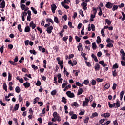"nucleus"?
<instances>
[{"instance_id": "nucleus-57", "label": "nucleus", "mask_w": 125, "mask_h": 125, "mask_svg": "<svg viewBox=\"0 0 125 125\" xmlns=\"http://www.w3.org/2000/svg\"><path fill=\"white\" fill-rule=\"evenodd\" d=\"M120 53L122 55V56H125V52H124V50L121 49L120 50Z\"/></svg>"}, {"instance_id": "nucleus-53", "label": "nucleus", "mask_w": 125, "mask_h": 125, "mask_svg": "<svg viewBox=\"0 0 125 125\" xmlns=\"http://www.w3.org/2000/svg\"><path fill=\"white\" fill-rule=\"evenodd\" d=\"M37 30H38V31H39V32H40V34H42V28L38 27H37Z\"/></svg>"}, {"instance_id": "nucleus-3", "label": "nucleus", "mask_w": 125, "mask_h": 125, "mask_svg": "<svg viewBox=\"0 0 125 125\" xmlns=\"http://www.w3.org/2000/svg\"><path fill=\"white\" fill-rule=\"evenodd\" d=\"M53 117L54 118H55L58 122H60V121H61L60 119V117H59L58 114H57V112H55L53 113Z\"/></svg>"}, {"instance_id": "nucleus-34", "label": "nucleus", "mask_w": 125, "mask_h": 125, "mask_svg": "<svg viewBox=\"0 0 125 125\" xmlns=\"http://www.w3.org/2000/svg\"><path fill=\"white\" fill-rule=\"evenodd\" d=\"M29 52H30V53H31V54H34V55H36V54H37V52H36L35 50H30Z\"/></svg>"}, {"instance_id": "nucleus-14", "label": "nucleus", "mask_w": 125, "mask_h": 125, "mask_svg": "<svg viewBox=\"0 0 125 125\" xmlns=\"http://www.w3.org/2000/svg\"><path fill=\"white\" fill-rule=\"evenodd\" d=\"M23 85L26 88H29L31 85V84H30V83L28 82H26L25 83H23Z\"/></svg>"}, {"instance_id": "nucleus-25", "label": "nucleus", "mask_w": 125, "mask_h": 125, "mask_svg": "<svg viewBox=\"0 0 125 125\" xmlns=\"http://www.w3.org/2000/svg\"><path fill=\"white\" fill-rule=\"evenodd\" d=\"M15 91H16V92L17 93H19V92H20V91H21V89H20V88L19 87V86H17L16 88H15Z\"/></svg>"}, {"instance_id": "nucleus-6", "label": "nucleus", "mask_w": 125, "mask_h": 125, "mask_svg": "<svg viewBox=\"0 0 125 125\" xmlns=\"http://www.w3.org/2000/svg\"><path fill=\"white\" fill-rule=\"evenodd\" d=\"M57 7L55 4H53L51 5V10L52 11L53 13H55V10H56Z\"/></svg>"}, {"instance_id": "nucleus-1", "label": "nucleus", "mask_w": 125, "mask_h": 125, "mask_svg": "<svg viewBox=\"0 0 125 125\" xmlns=\"http://www.w3.org/2000/svg\"><path fill=\"white\" fill-rule=\"evenodd\" d=\"M90 100L87 98H85V101H83V107H87L88 106V103Z\"/></svg>"}, {"instance_id": "nucleus-46", "label": "nucleus", "mask_w": 125, "mask_h": 125, "mask_svg": "<svg viewBox=\"0 0 125 125\" xmlns=\"http://www.w3.org/2000/svg\"><path fill=\"white\" fill-rule=\"evenodd\" d=\"M112 75L113 77H117V72H116V70L115 69L114 70L112 71Z\"/></svg>"}, {"instance_id": "nucleus-17", "label": "nucleus", "mask_w": 125, "mask_h": 125, "mask_svg": "<svg viewBox=\"0 0 125 125\" xmlns=\"http://www.w3.org/2000/svg\"><path fill=\"white\" fill-rule=\"evenodd\" d=\"M54 21L55 23H56L57 24H59V19L56 16H54Z\"/></svg>"}, {"instance_id": "nucleus-31", "label": "nucleus", "mask_w": 125, "mask_h": 125, "mask_svg": "<svg viewBox=\"0 0 125 125\" xmlns=\"http://www.w3.org/2000/svg\"><path fill=\"white\" fill-rule=\"evenodd\" d=\"M76 85H77V86H80V87H82V86H83V84L80 83V82H76Z\"/></svg>"}, {"instance_id": "nucleus-56", "label": "nucleus", "mask_w": 125, "mask_h": 125, "mask_svg": "<svg viewBox=\"0 0 125 125\" xmlns=\"http://www.w3.org/2000/svg\"><path fill=\"white\" fill-rule=\"evenodd\" d=\"M117 88V84L116 83H114L113 85L112 86V89L113 90H115Z\"/></svg>"}, {"instance_id": "nucleus-33", "label": "nucleus", "mask_w": 125, "mask_h": 125, "mask_svg": "<svg viewBox=\"0 0 125 125\" xmlns=\"http://www.w3.org/2000/svg\"><path fill=\"white\" fill-rule=\"evenodd\" d=\"M124 93H125V92L124 91H122L120 93V100L122 101L123 99V97H124Z\"/></svg>"}, {"instance_id": "nucleus-51", "label": "nucleus", "mask_w": 125, "mask_h": 125, "mask_svg": "<svg viewBox=\"0 0 125 125\" xmlns=\"http://www.w3.org/2000/svg\"><path fill=\"white\" fill-rule=\"evenodd\" d=\"M88 120H89V118L86 117L84 120V123L85 124H87L88 123Z\"/></svg>"}, {"instance_id": "nucleus-12", "label": "nucleus", "mask_w": 125, "mask_h": 125, "mask_svg": "<svg viewBox=\"0 0 125 125\" xmlns=\"http://www.w3.org/2000/svg\"><path fill=\"white\" fill-rule=\"evenodd\" d=\"M16 80L19 81V83H24V79H23V78H20L19 76H17L16 77Z\"/></svg>"}, {"instance_id": "nucleus-30", "label": "nucleus", "mask_w": 125, "mask_h": 125, "mask_svg": "<svg viewBox=\"0 0 125 125\" xmlns=\"http://www.w3.org/2000/svg\"><path fill=\"white\" fill-rule=\"evenodd\" d=\"M18 29L19 32H22V26H21V24H19L18 25Z\"/></svg>"}, {"instance_id": "nucleus-48", "label": "nucleus", "mask_w": 125, "mask_h": 125, "mask_svg": "<svg viewBox=\"0 0 125 125\" xmlns=\"http://www.w3.org/2000/svg\"><path fill=\"white\" fill-rule=\"evenodd\" d=\"M75 39L76 40V41L77 42H80V41H81V38H80L79 37L76 36Z\"/></svg>"}, {"instance_id": "nucleus-36", "label": "nucleus", "mask_w": 125, "mask_h": 125, "mask_svg": "<svg viewBox=\"0 0 125 125\" xmlns=\"http://www.w3.org/2000/svg\"><path fill=\"white\" fill-rule=\"evenodd\" d=\"M3 89H4L5 91H7V86L6 85V83H3Z\"/></svg>"}, {"instance_id": "nucleus-22", "label": "nucleus", "mask_w": 125, "mask_h": 125, "mask_svg": "<svg viewBox=\"0 0 125 125\" xmlns=\"http://www.w3.org/2000/svg\"><path fill=\"white\" fill-rule=\"evenodd\" d=\"M110 85L111 84H110V83H106L104 86V89H109V88H110Z\"/></svg>"}, {"instance_id": "nucleus-35", "label": "nucleus", "mask_w": 125, "mask_h": 125, "mask_svg": "<svg viewBox=\"0 0 125 125\" xmlns=\"http://www.w3.org/2000/svg\"><path fill=\"white\" fill-rule=\"evenodd\" d=\"M57 93V91L56 90H53L52 92H51V95L53 96V95H55Z\"/></svg>"}, {"instance_id": "nucleus-20", "label": "nucleus", "mask_w": 125, "mask_h": 125, "mask_svg": "<svg viewBox=\"0 0 125 125\" xmlns=\"http://www.w3.org/2000/svg\"><path fill=\"white\" fill-rule=\"evenodd\" d=\"M4 7H5V1H4V0H3L0 4V8H4Z\"/></svg>"}, {"instance_id": "nucleus-62", "label": "nucleus", "mask_w": 125, "mask_h": 125, "mask_svg": "<svg viewBox=\"0 0 125 125\" xmlns=\"http://www.w3.org/2000/svg\"><path fill=\"white\" fill-rule=\"evenodd\" d=\"M107 47H113V44L109 43L106 45Z\"/></svg>"}, {"instance_id": "nucleus-7", "label": "nucleus", "mask_w": 125, "mask_h": 125, "mask_svg": "<svg viewBox=\"0 0 125 125\" xmlns=\"http://www.w3.org/2000/svg\"><path fill=\"white\" fill-rule=\"evenodd\" d=\"M95 68V71H99L100 69V65L98 63H96L94 66Z\"/></svg>"}, {"instance_id": "nucleus-29", "label": "nucleus", "mask_w": 125, "mask_h": 125, "mask_svg": "<svg viewBox=\"0 0 125 125\" xmlns=\"http://www.w3.org/2000/svg\"><path fill=\"white\" fill-rule=\"evenodd\" d=\"M12 79V75L10 73H8V82H10Z\"/></svg>"}, {"instance_id": "nucleus-50", "label": "nucleus", "mask_w": 125, "mask_h": 125, "mask_svg": "<svg viewBox=\"0 0 125 125\" xmlns=\"http://www.w3.org/2000/svg\"><path fill=\"white\" fill-rule=\"evenodd\" d=\"M53 49L55 51V52H58V50H59V48L57 46L54 47Z\"/></svg>"}, {"instance_id": "nucleus-8", "label": "nucleus", "mask_w": 125, "mask_h": 125, "mask_svg": "<svg viewBox=\"0 0 125 125\" xmlns=\"http://www.w3.org/2000/svg\"><path fill=\"white\" fill-rule=\"evenodd\" d=\"M29 26L32 28L33 30L37 27V25H36V24L34 23V21H31L29 23Z\"/></svg>"}, {"instance_id": "nucleus-39", "label": "nucleus", "mask_w": 125, "mask_h": 125, "mask_svg": "<svg viewBox=\"0 0 125 125\" xmlns=\"http://www.w3.org/2000/svg\"><path fill=\"white\" fill-rule=\"evenodd\" d=\"M62 102H63V103L66 104V103H67V99H66V98H64V97H63L62 100Z\"/></svg>"}, {"instance_id": "nucleus-60", "label": "nucleus", "mask_w": 125, "mask_h": 125, "mask_svg": "<svg viewBox=\"0 0 125 125\" xmlns=\"http://www.w3.org/2000/svg\"><path fill=\"white\" fill-rule=\"evenodd\" d=\"M32 68L34 69V70H38V66H36V65L32 64L31 65Z\"/></svg>"}, {"instance_id": "nucleus-5", "label": "nucleus", "mask_w": 125, "mask_h": 125, "mask_svg": "<svg viewBox=\"0 0 125 125\" xmlns=\"http://www.w3.org/2000/svg\"><path fill=\"white\" fill-rule=\"evenodd\" d=\"M81 6L83 7V9H84V10H86V9H87V3L84 2H82L81 3Z\"/></svg>"}, {"instance_id": "nucleus-18", "label": "nucleus", "mask_w": 125, "mask_h": 125, "mask_svg": "<svg viewBox=\"0 0 125 125\" xmlns=\"http://www.w3.org/2000/svg\"><path fill=\"white\" fill-rule=\"evenodd\" d=\"M61 5L63 6L65 9H69L70 8V7L67 5L64 4V3L61 2Z\"/></svg>"}, {"instance_id": "nucleus-61", "label": "nucleus", "mask_w": 125, "mask_h": 125, "mask_svg": "<svg viewBox=\"0 0 125 125\" xmlns=\"http://www.w3.org/2000/svg\"><path fill=\"white\" fill-rule=\"evenodd\" d=\"M91 28L92 29V31H95V26L94 24L91 25Z\"/></svg>"}, {"instance_id": "nucleus-19", "label": "nucleus", "mask_w": 125, "mask_h": 125, "mask_svg": "<svg viewBox=\"0 0 125 125\" xmlns=\"http://www.w3.org/2000/svg\"><path fill=\"white\" fill-rule=\"evenodd\" d=\"M83 92V90L82 88H79V89L78 90V92L77 93V95H81L82 93Z\"/></svg>"}, {"instance_id": "nucleus-4", "label": "nucleus", "mask_w": 125, "mask_h": 125, "mask_svg": "<svg viewBox=\"0 0 125 125\" xmlns=\"http://www.w3.org/2000/svg\"><path fill=\"white\" fill-rule=\"evenodd\" d=\"M53 30V26H49L47 28L46 32L48 34H51L52 33V30Z\"/></svg>"}, {"instance_id": "nucleus-32", "label": "nucleus", "mask_w": 125, "mask_h": 125, "mask_svg": "<svg viewBox=\"0 0 125 125\" xmlns=\"http://www.w3.org/2000/svg\"><path fill=\"white\" fill-rule=\"evenodd\" d=\"M97 42L98 44L101 42V39L100 36H98L97 38Z\"/></svg>"}, {"instance_id": "nucleus-13", "label": "nucleus", "mask_w": 125, "mask_h": 125, "mask_svg": "<svg viewBox=\"0 0 125 125\" xmlns=\"http://www.w3.org/2000/svg\"><path fill=\"white\" fill-rule=\"evenodd\" d=\"M108 106L109 108H114V107H115L116 106V103L111 104L110 102H108Z\"/></svg>"}, {"instance_id": "nucleus-37", "label": "nucleus", "mask_w": 125, "mask_h": 125, "mask_svg": "<svg viewBox=\"0 0 125 125\" xmlns=\"http://www.w3.org/2000/svg\"><path fill=\"white\" fill-rule=\"evenodd\" d=\"M105 22L109 26L111 25V21H110V20H109L108 19H105Z\"/></svg>"}, {"instance_id": "nucleus-54", "label": "nucleus", "mask_w": 125, "mask_h": 125, "mask_svg": "<svg viewBox=\"0 0 125 125\" xmlns=\"http://www.w3.org/2000/svg\"><path fill=\"white\" fill-rule=\"evenodd\" d=\"M79 14H80V15H81V16H82V17H83V16H84V15L83 13V10H80Z\"/></svg>"}, {"instance_id": "nucleus-55", "label": "nucleus", "mask_w": 125, "mask_h": 125, "mask_svg": "<svg viewBox=\"0 0 125 125\" xmlns=\"http://www.w3.org/2000/svg\"><path fill=\"white\" fill-rule=\"evenodd\" d=\"M9 62L11 65H13V66H16V63H15V62L12 61H9Z\"/></svg>"}, {"instance_id": "nucleus-9", "label": "nucleus", "mask_w": 125, "mask_h": 125, "mask_svg": "<svg viewBox=\"0 0 125 125\" xmlns=\"http://www.w3.org/2000/svg\"><path fill=\"white\" fill-rule=\"evenodd\" d=\"M24 32L25 33H29L31 32V28H30V26H26L24 29Z\"/></svg>"}, {"instance_id": "nucleus-44", "label": "nucleus", "mask_w": 125, "mask_h": 125, "mask_svg": "<svg viewBox=\"0 0 125 125\" xmlns=\"http://www.w3.org/2000/svg\"><path fill=\"white\" fill-rule=\"evenodd\" d=\"M42 84V83H41V81L39 80H38L37 83H36V85L37 86H40Z\"/></svg>"}, {"instance_id": "nucleus-47", "label": "nucleus", "mask_w": 125, "mask_h": 125, "mask_svg": "<svg viewBox=\"0 0 125 125\" xmlns=\"http://www.w3.org/2000/svg\"><path fill=\"white\" fill-rule=\"evenodd\" d=\"M99 9H100V11H99V12L98 13V15L99 16H101V15H102V14H103V13H102V10L101 9V7H99Z\"/></svg>"}, {"instance_id": "nucleus-40", "label": "nucleus", "mask_w": 125, "mask_h": 125, "mask_svg": "<svg viewBox=\"0 0 125 125\" xmlns=\"http://www.w3.org/2000/svg\"><path fill=\"white\" fill-rule=\"evenodd\" d=\"M104 32H105V30H104V29H102L101 30V33L102 36L103 37H105V33H104Z\"/></svg>"}, {"instance_id": "nucleus-58", "label": "nucleus", "mask_w": 125, "mask_h": 125, "mask_svg": "<svg viewBox=\"0 0 125 125\" xmlns=\"http://www.w3.org/2000/svg\"><path fill=\"white\" fill-rule=\"evenodd\" d=\"M104 122H105V119H101L99 121V124H103L104 123Z\"/></svg>"}, {"instance_id": "nucleus-52", "label": "nucleus", "mask_w": 125, "mask_h": 125, "mask_svg": "<svg viewBox=\"0 0 125 125\" xmlns=\"http://www.w3.org/2000/svg\"><path fill=\"white\" fill-rule=\"evenodd\" d=\"M38 100H39V98L36 97L34 99L33 103L34 104H36L38 102Z\"/></svg>"}, {"instance_id": "nucleus-11", "label": "nucleus", "mask_w": 125, "mask_h": 125, "mask_svg": "<svg viewBox=\"0 0 125 125\" xmlns=\"http://www.w3.org/2000/svg\"><path fill=\"white\" fill-rule=\"evenodd\" d=\"M101 117L104 118H109L110 117V113H106L101 114Z\"/></svg>"}, {"instance_id": "nucleus-45", "label": "nucleus", "mask_w": 125, "mask_h": 125, "mask_svg": "<svg viewBox=\"0 0 125 125\" xmlns=\"http://www.w3.org/2000/svg\"><path fill=\"white\" fill-rule=\"evenodd\" d=\"M72 105L74 106V107H78L79 104H78V103L77 102H74L73 104H72Z\"/></svg>"}, {"instance_id": "nucleus-26", "label": "nucleus", "mask_w": 125, "mask_h": 125, "mask_svg": "<svg viewBox=\"0 0 125 125\" xmlns=\"http://www.w3.org/2000/svg\"><path fill=\"white\" fill-rule=\"evenodd\" d=\"M91 84L92 85H96V81L94 79H92L91 81Z\"/></svg>"}, {"instance_id": "nucleus-63", "label": "nucleus", "mask_w": 125, "mask_h": 125, "mask_svg": "<svg viewBox=\"0 0 125 125\" xmlns=\"http://www.w3.org/2000/svg\"><path fill=\"white\" fill-rule=\"evenodd\" d=\"M58 82L59 83H62V82H63V79L62 78L58 79Z\"/></svg>"}, {"instance_id": "nucleus-16", "label": "nucleus", "mask_w": 125, "mask_h": 125, "mask_svg": "<svg viewBox=\"0 0 125 125\" xmlns=\"http://www.w3.org/2000/svg\"><path fill=\"white\" fill-rule=\"evenodd\" d=\"M115 103V108H119L121 106V103L119 101H117Z\"/></svg>"}, {"instance_id": "nucleus-15", "label": "nucleus", "mask_w": 125, "mask_h": 125, "mask_svg": "<svg viewBox=\"0 0 125 125\" xmlns=\"http://www.w3.org/2000/svg\"><path fill=\"white\" fill-rule=\"evenodd\" d=\"M99 64H100V65H102L103 67H106L107 66V64L105 63V62H104V61H100L99 62Z\"/></svg>"}, {"instance_id": "nucleus-10", "label": "nucleus", "mask_w": 125, "mask_h": 125, "mask_svg": "<svg viewBox=\"0 0 125 125\" xmlns=\"http://www.w3.org/2000/svg\"><path fill=\"white\" fill-rule=\"evenodd\" d=\"M106 7L107 8H112L113 7V4H112L111 2H107V3L105 5Z\"/></svg>"}, {"instance_id": "nucleus-28", "label": "nucleus", "mask_w": 125, "mask_h": 125, "mask_svg": "<svg viewBox=\"0 0 125 125\" xmlns=\"http://www.w3.org/2000/svg\"><path fill=\"white\" fill-rule=\"evenodd\" d=\"M92 47L93 48V49L95 50L96 49V48H97V46L96 45V43L95 42H94L92 44Z\"/></svg>"}, {"instance_id": "nucleus-64", "label": "nucleus", "mask_w": 125, "mask_h": 125, "mask_svg": "<svg viewBox=\"0 0 125 125\" xmlns=\"http://www.w3.org/2000/svg\"><path fill=\"white\" fill-rule=\"evenodd\" d=\"M122 66H125V61H121Z\"/></svg>"}, {"instance_id": "nucleus-59", "label": "nucleus", "mask_w": 125, "mask_h": 125, "mask_svg": "<svg viewBox=\"0 0 125 125\" xmlns=\"http://www.w3.org/2000/svg\"><path fill=\"white\" fill-rule=\"evenodd\" d=\"M118 68H119V66L117 63L113 65V69H118Z\"/></svg>"}, {"instance_id": "nucleus-24", "label": "nucleus", "mask_w": 125, "mask_h": 125, "mask_svg": "<svg viewBox=\"0 0 125 125\" xmlns=\"http://www.w3.org/2000/svg\"><path fill=\"white\" fill-rule=\"evenodd\" d=\"M19 108V104H17L14 107V110L15 111H17V110H18Z\"/></svg>"}, {"instance_id": "nucleus-27", "label": "nucleus", "mask_w": 125, "mask_h": 125, "mask_svg": "<svg viewBox=\"0 0 125 125\" xmlns=\"http://www.w3.org/2000/svg\"><path fill=\"white\" fill-rule=\"evenodd\" d=\"M31 10H32V11L34 13V14H37V13H38V11L33 7H31Z\"/></svg>"}, {"instance_id": "nucleus-42", "label": "nucleus", "mask_w": 125, "mask_h": 125, "mask_svg": "<svg viewBox=\"0 0 125 125\" xmlns=\"http://www.w3.org/2000/svg\"><path fill=\"white\" fill-rule=\"evenodd\" d=\"M118 8H119V6L114 5L112 8V10H113V11H115V10H117V9H118Z\"/></svg>"}, {"instance_id": "nucleus-21", "label": "nucleus", "mask_w": 125, "mask_h": 125, "mask_svg": "<svg viewBox=\"0 0 125 125\" xmlns=\"http://www.w3.org/2000/svg\"><path fill=\"white\" fill-rule=\"evenodd\" d=\"M92 58H93L94 61H95V62H98V59H97V57H96V56H95V55H94V54H92L91 55Z\"/></svg>"}, {"instance_id": "nucleus-49", "label": "nucleus", "mask_w": 125, "mask_h": 125, "mask_svg": "<svg viewBox=\"0 0 125 125\" xmlns=\"http://www.w3.org/2000/svg\"><path fill=\"white\" fill-rule=\"evenodd\" d=\"M67 84H68V82L65 81V82L64 83H63L62 85V88H65V86H66V85H67Z\"/></svg>"}, {"instance_id": "nucleus-43", "label": "nucleus", "mask_w": 125, "mask_h": 125, "mask_svg": "<svg viewBox=\"0 0 125 125\" xmlns=\"http://www.w3.org/2000/svg\"><path fill=\"white\" fill-rule=\"evenodd\" d=\"M83 83H84V84H85V85H87V84H88V83H89V81H88L87 80H84Z\"/></svg>"}, {"instance_id": "nucleus-41", "label": "nucleus", "mask_w": 125, "mask_h": 125, "mask_svg": "<svg viewBox=\"0 0 125 125\" xmlns=\"http://www.w3.org/2000/svg\"><path fill=\"white\" fill-rule=\"evenodd\" d=\"M21 8L22 10H24L26 8V5H24L23 4L21 3Z\"/></svg>"}, {"instance_id": "nucleus-38", "label": "nucleus", "mask_w": 125, "mask_h": 125, "mask_svg": "<svg viewBox=\"0 0 125 125\" xmlns=\"http://www.w3.org/2000/svg\"><path fill=\"white\" fill-rule=\"evenodd\" d=\"M77 118H78V116L76 114H73L71 116V119H72V120H76Z\"/></svg>"}, {"instance_id": "nucleus-23", "label": "nucleus", "mask_w": 125, "mask_h": 125, "mask_svg": "<svg viewBox=\"0 0 125 125\" xmlns=\"http://www.w3.org/2000/svg\"><path fill=\"white\" fill-rule=\"evenodd\" d=\"M46 22H49L50 23H51L52 24H54V22L53 21V20H52L51 18H47L46 19Z\"/></svg>"}, {"instance_id": "nucleus-2", "label": "nucleus", "mask_w": 125, "mask_h": 125, "mask_svg": "<svg viewBox=\"0 0 125 125\" xmlns=\"http://www.w3.org/2000/svg\"><path fill=\"white\" fill-rule=\"evenodd\" d=\"M66 94L70 98H74V97H75V94L70 91H68L66 92Z\"/></svg>"}]
</instances>
